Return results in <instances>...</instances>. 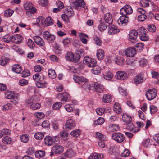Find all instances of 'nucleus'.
I'll return each instance as SVG.
<instances>
[{"mask_svg":"<svg viewBox=\"0 0 159 159\" xmlns=\"http://www.w3.org/2000/svg\"><path fill=\"white\" fill-rule=\"evenodd\" d=\"M22 70L21 66L19 64L14 65L12 67V71L18 74L20 73Z\"/></svg>","mask_w":159,"mask_h":159,"instance_id":"obj_29","label":"nucleus"},{"mask_svg":"<svg viewBox=\"0 0 159 159\" xmlns=\"http://www.w3.org/2000/svg\"><path fill=\"white\" fill-rule=\"evenodd\" d=\"M139 31V35L140 36V39L142 41H146L148 40L149 38L146 34V30L143 27H142L138 30Z\"/></svg>","mask_w":159,"mask_h":159,"instance_id":"obj_4","label":"nucleus"},{"mask_svg":"<svg viewBox=\"0 0 159 159\" xmlns=\"http://www.w3.org/2000/svg\"><path fill=\"white\" fill-rule=\"evenodd\" d=\"M148 1L147 0H141L140 1V3L141 6L143 7H148L149 6Z\"/></svg>","mask_w":159,"mask_h":159,"instance_id":"obj_43","label":"nucleus"},{"mask_svg":"<svg viewBox=\"0 0 159 159\" xmlns=\"http://www.w3.org/2000/svg\"><path fill=\"white\" fill-rule=\"evenodd\" d=\"M75 126V122L71 119H69L66 121V123L65 128L71 129L73 128Z\"/></svg>","mask_w":159,"mask_h":159,"instance_id":"obj_17","label":"nucleus"},{"mask_svg":"<svg viewBox=\"0 0 159 159\" xmlns=\"http://www.w3.org/2000/svg\"><path fill=\"white\" fill-rule=\"evenodd\" d=\"M120 128L118 125L111 124L109 126V128L110 129H118Z\"/></svg>","mask_w":159,"mask_h":159,"instance_id":"obj_58","label":"nucleus"},{"mask_svg":"<svg viewBox=\"0 0 159 159\" xmlns=\"http://www.w3.org/2000/svg\"><path fill=\"white\" fill-rule=\"evenodd\" d=\"M133 10L131 6L129 5H126L121 8L120 11V14L122 15H127L132 14Z\"/></svg>","mask_w":159,"mask_h":159,"instance_id":"obj_7","label":"nucleus"},{"mask_svg":"<svg viewBox=\"0 0 159 159\" xmlns=\"http://www.w3.org/2000/svg\"><path fill=\"white\" fill-rule=\"evenodd\" d=\"M139 65L141 66H145L147 64V61L146 59L144 58H142L139 60Z\"/></svg>","mask_w":159,"mask_h":159,"instance_id":"obj_48","label":"nucleus"},{"mask_svg":"<svg viewBox=\"0 0 159 159\" xmlns=\"http://www.w3.org/2000/svg\"><path fill=\"white\" fill-rule=\"evenodd\" d=\"M34 116H35L38 120L44 118V114L42 112H37L34 114Z\"/></svg>","mask_w":159,"mask_h":159,"instance_id":"obj_45","label":"nucleus"},{"mask_svg":"<svg viewBox=\"0 0 159 159\" xmlns=\"http://www.w3.org/2000/svg\"><path fill=\"white\" fill-rule=\"evenodd\" d=\"M19 84L20 85L22 86L27 84L28 81L24 79H22L19 81Z\"/></svg>","mask_w":159,"mask_h":159,"instance_id":"obj_57","label":"nucleus"},{"mask_svg":"<svg viewBox=\"0 0 159 159\" xmlns=\"http://www.w3.org/2000/svg\"><path fill=\"white\" fill-rule=\"evenodd\" d=\"M53 152L56 154H58L60 153V146L55 145L53 146L52 149Z\"/></svg>","mask_w":159,"mask_h":159,"instance_id":"obj_46","label":"nucleus"},{"mask_svg":"<svg viewBox=\"0 0 159 159\" xmlns=\"http://www.w3.org/2000/svg\"><path fill=\"white\" fill-rule=\"evenodd\" d=\"M45 18L43 16H40L37 19V21L38 23L39 22V23L42 24H45Z\"/></svg>","mask_w":159,"mask_h":159,"instance_id":"obj_62","label":"nucleus"},{"mask_svg":"<svg viewBox=\"0 0 159 159\" xmlns=\"http://www.w3.org/2000/svg\"><path fill=\"white\" fill-rule=\"evenodd\" d=\"M2 141L4 144H9L11 143L12 139L8 136H6L2 139Z\"/></svg>","mask_w":159,"mask_h":159,"instance_id":"obj_36","label":"nucleus"},{"mask_svg":"<svg viewBox=\"0 0 159 159\" xmlns=\"http://www.w3.org/2000/svg\"><path fill=\"white\" fill-rule=\"evenodd\" d=\"M2 39L6 43H9L11 40L12 41V37H11L8 35H6L3 37Z\"/></svg>","mask_w":159,"mask_h":159,"instance_id":"obj_53","label":"nucleus"},{"mask_svg":"<svg viewBox=\"0 0 159 159\" xmlns=\"http://www.w3.org/2000/svg\"><path fill=\"white\" fill-rule=\"evenodd\" d=\"M72 106V105L71 106L70 104H68L65 106V108L68 112H70L73 110Z\"/></svg>","mask_w":159,"mask_h":159,"instance_id":"obj_55","label":"nucleus"},{"mask_svg":"<svg viewBox=\"0 0 159 159\" xmlns=\"http://www.w3.org/2000/svg\"><path fill=\"white\" fill-rule=\"evenodd\" d=\"M94 40L95 43L98 46H100L101 43L102 41L98 37L96 36L94 38Z\"/></svg>","mask_w":159,"mask_h":159,"instance_id":"obj_63","label":"nucleus"},{"mask_svg":"<svg viewBox=\"0 0 159 159\" xmlns=\"http://www.w3.org/2000/svg\"><path fill=\"white\" fill-rule=\"evenodd\" d=\"M34 137L37 139H41L43 138L44 134L42 132H37L34 135Z\"/></svg>","mask_w":159,"mask_h":159,"instance_id":"obj_42","label":"nucleus"},{"mask_svg":"<svg viewBox=\"0 0 159 159\" xmlns=\"http://www.w3.org/2000/svg\"><path fill=\"white\" fill-rule=\"evenodd\" d=\"M65 155L66 157L71 158L75 156V154L72 149H69L66 151Z\"/></svg>","mask_w":159,"mask_h":159,"instance_id":"obj_31","label":"nucleus"},{"mask_svg":"<svg viewBox=\"0 0 159 159\" xmlns=\"http://www.w3.org/2000/svg\"><path fill=\"white\" fill-rule=\"evenodd\" d=\"M104 109L102 108H99L96 109L97 113L99 115H102L104 112Z\"/></svg>","mask_w":159,"mask_h":159,"instance_id":"obj_60","label":"nucleus"},{"mask_svg":"<svg viewBox=\"0 0 159 159\" xmlns=\"http://www.w3.org/2000/svg\"><path fill=\"white\" fill-rule=\"evenodd\" d=\"M96 137L98 138L101 141L99 142L98 144L99 146L101 148H104L105 147V143L104 141L106 139V138L104 137V136L101 133L96 132Z\"/></svg>","mask_w":159,"mask_h":159,"instance_id":"obj_11","label":"nucleus"},{"mask_svg":"<svg viewBox=\"0 0 159 159\" xmlns=\"http://www.w3.org/2000/svg\"><path fill=\"white\" fill-rule=\"evenodd\" d=\"M115 77L117 79L123 80L127 78V73L125 72L119 71L116 73Z\"/></svg>","mask_w":159,"mask_h":159,"instance_id":"obj_13","label":"nucleus"},{"mask_svg":"<svg viewBox=\"0 0 159 159\" xmlns=\"http://www.w3.org/2000/svg\"><path fill=\"white\" fill-rule=\"evenodd\" d=\"M136 50L134 48H129L125 50V55L129 57H132L134 56L136 54Z\"/></svg>","mask_w":159,"mask_h":159,"instance_id":"obj_12","label":"nucleus"},{"mask_svg":"<svg viewBox=\"0 0 159 159\" xmlns=\"http://www.w3.org/2000/svg\"><path fill=\"white\" fill-rule=\"evenodd\" d=\"M79 34L80 36V39L82 42L84 44H86L87 43V40L84 37H88V36L86 34L83 33H80Z\"/></svg>","mask_w":159,"mask_h":159,"instance_id":"obj_37","label":"nucleus"},{"mask_svg":"<svg viewBox=\"0 0 159 159\" xmlns=\"http://www.w3.org/2000/svg\"><path fill=\"white\" fill-rule=\"evenodd\" d=\"M107 25L103 23H101L98 26V28L101 31L104 30L107 27Z\"/></svg>","mask_w":159,"mask_h":159,"instance_id":"obj_49","label":"nucleus"},{"mask_svg":"<svg viewBox=\"0 0 159 159\" xmlns=\"http://www.w3.org/2000/svg\"><path fill=\"white\" fill-rule=\"evenodd\" d=\"M150 111L151 114L155 113L157 111V108L153 105H152L150 106Z\"/></svg>","mask_w":159,"mask_h":159,"instance_id":"obj_64","label":"nucleus"},{"mask_svg":"<svg viewBox=\"0 0 159 159\" xmlns=\"http://www.w3.org/2000/svg\"><path fill=\"white\" fill-rule=\"evenodd\" d=\"M139 34V31L134 30H131L129 34V40L132 43H134L137 41V38Z\"/></svg>","mask_w":159,"mask_h":159,"instance_id":"obj_5","label":"nucleus"},{"mask_svg":"<svg viewBox=\"0 0 159 159\" xmlns=\"http://www.w3.org/2000/svg\"><path fill=\"white\" fill-rule=\"evenodd\" d=\"M103 101L105 103H109L111 101V96L108 94H105L103 95L102 98Z\"/></svg>","mask_w":159,"mask_h":159,"instance_id":"obj_33","label":"nucleus"},{"mask_svg":"<svg viewBox=\"0 0 159 159\" xmlns=\"http://www.w3.org/2000/svg\"><path fill=\"white\" fill-rule=\"evenodd\" d=\"M21 140L24 143H27L28 142L29 138L27 135H22L20 137Z\"/></svg>","mask_w":159,"mask_h":159,"instance_id":"obj_56","label":"nucleus"},{"mask_svg":"<svg viewBox=\"0 0 159 159\" xmlns=\"http://www.w3.org/2000/svg\"><path fill=\"white\" fill-rule=\"evenodd\" d=\"M130 154V152L127 149H125L124 150L123 152L121 154V156L123 157H127L129 156Z\"/></svg>","mask_w":159,"mask_h":159,"instance_id":"obj_61","label":"nucleus"},{"mask_svg":"<svg viewBox=\"0 0 159 159\" xmlns=\"http://www.w3.org/2000/svg\"><path fill=\"white\" fill-rule=\"evenodd\" d=\"M73 7L76 8H78L79 7L84 8L85 6V3L83 0H76L73 3Z\"/></svg>","mask_w":159,"mask_h":159,"instance_id":"obj_16","label":"nucleus"},{"mask_svg":"<svg viewBox=\"0 0 159 159\" xmlns=\"http://www.w3.org/2000/svg\"><path fill=\"white\" fill-rule=\"evenodd\" d=\"M5 97L9 99H12L11 101L15 105L17 104L18 97L16 94H15L14 92L8 90L5 93Z\"/></svg>","mask_w":159,"mask_h":159,"instance_id":"obj_2","label":"nucleus"},{"mask_svg":"<svg viewBox=\"0 0 159 159\" xmlns=\"http://www.w3.org/2000/svg\"><path fill=\"white\" fill-rule=\"evenodd\" d=\"M134 82L136 84H139L143 81V76L142 74H139L137 75L134 79Z\"/></svg>","mask_w":159,"mask_h":159,"instance_id":"obj_19","label":"nucleus"},{"mask_svg":"<svg viewBox=\"0 0 159 159\" xmlns=\"http://www.w3.org/2000/svg\"><path fill=\"white\" fill-rule=\"evenodd\" d=\"M23 39V37L20 34H16L12 37V41L16 44L20 43Z\"/></svg>","mask_w":159,"mask_h":159,"instance_id":"obj_15","label":"nucleus"},{"mask_svg":"<svg viewBox=\"0 0 159 159\" xmlns=\"http://www.w3.org/2000/svg\"><path fill=\"white\" fill-rule=\"evenodd\" d=\"M93 68L92 71L94 74H98L101 72V69L99 66L96 65Z\"/></svg>","mask_w":159,"mask_h":159,"instance_id":"obj_34","label":"nucleus"},{"mask_svg":"<svg viewBox=\"0 0 159 159\" xmlns=\"http://www.w3.org/2000/svg\"><path fill=\"white\" fill-rule=\"evenodd\" d=\"M65 58L67 60L76 63L80 60V56L79 54L74 55L71 52H69L66 55Z\"/></svg>","mask_w":159,"mask_h":159,"instance_id":"obj_1","label":"nucleus"},{"mask_svg":"<svg viewBox=\"0 0 159 159\" xmlns=\"http://www.w3.org/2000/svg\"><path fill=\"white\" fill-rule=\"evenodd\" d=\"M113 110L117 114H120L122 112V109L120 105L118 103L116 102L114 105Z\"/></svg>","mask_w":159,"mask_h":159,"instance_id":"obj_26","label":"nucleus"},{"mask_svg":"<svg viewBox=\"0 0 159 159\" xmlns=\"http://www.w3.org/2000/svg\"><path fill=\"white\" fill-rule=\"evenodd\" d=\"M53 19L50 16L47 17L45 20V24L47 26L51 25L53 24Z\"/></svg>","mask_w":159,"mask_h":159,"instance_id":"obj_35","label":"nucleus"},{"mask_svg":"<svg viewBox=\"0 0 159 159\" xmlns=\"http://www.w3.org/2000/svg\"><path fill=\"white\" fill-rule=\"evenodd\" d=\"M35 156L36 157L39 158L43 157L45 154V151L43 150H39L35 152Z\"/></svg>","mask_w":159,"mask_h":159,"instance_id":"obj_32","label":"nucleus"},{"mask_svg":"<svg viewBox=\"0 0 159 159\" xmlns=\"http://www.w3.org/2000/svg\"><path fill=\"white\" fill-rule=\"evenodd\" d=\"M122 119L124 122L126 123H129V122H131L132 119L130 116L125 113L123 114Z\"/></svg>","mask_w":159,"mask_h":159,"instance_id":"obj_30","label":"nucleus"},{"mask_svg":"<svg viewBox=\"0 0 159 159\" xmlns=\"http://www.w3.org/2000/svg\"><path fill=\"white\" fill-rule=\"evenodd\" d=\"M156 90L155 89H150L146 92V96L147 99L151 100L154 99L157 95Z\"/></svg>","mask_w":159,"mask_h":159,"instance_id":"obj_8","label":"nucleus"},{"mask_svg":"<svg viewBox=\"0 0 159 159\" xmlns=\"http://www.w3.org/2000/svg\"><path fill=\"white\" fill-rule=\"evenodd\" d=\"M27 45L30 48L33 49L35 47V44L31 39H29L28 40Z\"/></svg>","mask_w":159,"mask_h":159,"instance_id":"obj_52","label":"nucleus"},{"mask_svg":"<svg viewBox=\"0 0 159 159\" xmlns=\"http://www.w3.org/2000/svg\"><path fill=\"white\" fill-rule=\"evenodd\" d=\"M40 107V105L38 103L32 104L30 106V108L33 110L38 109H39Z\"/></svg>","mask_w":159,"mask_h":159,"instance_id":"obj_51","label":"nucleus"},{"mask_svg":"<svg viewBox=\"0 0 159 159\" xmlns=\"http://www.w3.org/2000/svg\"><path fill=\"white\" fill-rule=\"evenodd\" d=\"M112 137L115 141L119 143L122 142L125 139L123 135L119 132L112 134Z\"/></svg>","mask_w":159,"mask_h":159,"instance_id":"obj_9","label":"nucleus"},{"mask_svg":"<svg viewBox=\"0 0 159 159\" xmlns=\"http://www.w3.org/2000/svg\"><path fill=\"white\" fill-rule=\"evenodd\" d=\"M35 42L38 45L41 46L44 45L45 43L44 41L39 36H35L34 37Z\"/></svg>","mask_w":159,"mask_h":159,"instance_id":"obj_20","label":"nucleus"},{"mask_svg":"<svg viewBox=\"0 0 159 159\" xmlns=\"http://www.w3.org/2000/svg\"><path fill=\"white\" fill-rule=\"evenodd\" d=\"M115 61L116 64L121 66L124 64L125 59L122 57L118 56L115 58Z\"/></svg>","mask_w":159,"mask_h":159,"instance_id":"obj_27","label":"nucleus"},{"mask_svg":"<svg viewBox=\"0 0 159 159\" xmlns=\"http://www.w3.org/2000/svg\"><path fill=\"white\" fill-rule=\"evenodd\" d=\"M89 88L90 90H92L95 92L101 93L103 91V87L102 86L99 84L97 82H94L90 84Z\"/></svg>","mask_w":159,"mask_h":159,"instance_id":"obj_6","label":"nucleus"},{"mask_svg":"<svg viewBox=\"0 0 159 159\" xmlns=\"http://www.w3.org/2000/svg\"><path fill=\"white\" fill-rule=\"evenodd\" d=\"M104 19L106 23L111 24L113 21L112 15L109 13H107L104 15Z\"/></svg>","mask_w":159,"mask_h":159,"instance_id":"obj_18","label":"nucleus"},{"mask_svg":"<svg viewBox=\"0 0 159 159\" xmlns=\"http://www.w3.org/2000/svg\"><path fill=\"white\" fill-rule=\"evenodd\" d=\"M104 122V119L101 117H99L96 121L94 122V125H97L98 124L100 125L102 124Z\"/></svg>","mask_w":159,"mask_h":159,"instance_id":"obj_41","label":"nucleus"},{"mask_svg":"<svg viewBox=\"0 0 159 159\" xmlns=\"http://www.w3.org/2000/svg\"><path fill=\"white\" fill-rule=\"evenodd\" d=\"M103 157V155L102 154L94 153L91 154L88 159H102Z\"/></svg>","mask_w":159,"mask_h":159,"instance_id":"obj_22","label":"nucleus"},{"mask_svg":"<svg viewBox=\"0 0 159 159\" xmlns=\"http://www.w3.org/2000/svg\"><path fill=\"white\" fill-rule=\"evenodd\" d=\"M128 17L126 15H122L118 20L117 22L119 25H122L128 22Z\"/></svg>","mask_w":159,"mask_h":159,"instance_id":"obj_21","label":"nucleus"},{"mask_svg":"<svg viewBox=\"0 0 159 159\" xmlns=\"http://www.w3.org/2000/svg\"><path fill=\"white\" fill-rule=\"evenodd\" d=\"M69 97V94L66 92L60 93V98L61 102V103L62 104V103L66 102Z\"/></svg>","mask_w":159,"mask_h":159,"instance_id":"obj_23","label":"nucleus"},{"mask_svg":"<svg viewBox=\"0 0 159 159\" xmlns=\"http://www.w3.org/2000/svg\"><path fill=\"white\" fill-rule=\"evenodd\" d=\"M44 142L45 145L48 146H50L52 144L53 142V140L51 137L47 136L45 137Z\"/></svg>","mask_w":159,"mask_h":159,"instance_id":"obj_24","label":"nucleus"},{"mask_svg":"<svg viewBox=\"0 0 159 159\" xmlns=\"http://www.w3.org/2000/svg\"><path fill=\"white\" fill-rule=\"evenodd\" d=\"M14 12V11L10 9H8L5 11L4 13V16L7 17L11 16Z\"/></svg>","mask_w":159,"mask_h":159,"instance_id":"obj_38","label":"nucleus"},{"mask_svg":"<svg viewBox=\"0 0 159 159\" xmlns=\"http://www.w3.org/2000/svg\"><path fill=\"white\" fill-rule=\"evenodd\" d=\"M30 75L29 70H25L22 73V76L23 77H26L29 76Z\"/></svg>","mask_w":159,"mask_h":159,"instance_id":"obj_54","label":"nucleus"},{"mask_svg":"<svg viewBox=\"0 0 159 159\" xmlns=\"http://www.w3.org/2000/svg\"><path fill=\"white\" fill-rule=\"evenodd\" d=\"M81 133L80 130H74L71 132L70 134L74 137H78Z\"/></svg>","mask_w":159,"mask_h":159,"instance_id":"obj_40","label":"nucleus"},{"mask_svg":"<svg viewBox=\"0 0 159 159\" xmlns=\"http://www.w3.org/2000/svg\"><path fill=\"white\" fill-rule=\"evenodd\" d=\"M24 8L26 10H28L26 12V14L28 15V13H34L36 12V9L34 7L32 3L30 2H27L24 5Z\"/></svg>","mask_w":159,"mask_h":159,"instance_id":"obj_10","label":"nucleus"},{"mask_svg":"<svg viewBox=\"0 0 159 159\" xmlns=\"http://www.w3.org/2000/svg\"><path fill=\"white\" fill-rule=\"evenodd\" d=\"M120 32V30L111 26L109 27L108 33L110 34H113Z\"/></svg>","mask_w":159,"mask_h":159,"instance_id":"obj_28","label":"nucleus"},{"mask_svg":"<svg viewBox=\"0 0 159 159\" xmlns=\"http://www.w3.org/2000/svg\"><path fill=\"white\" fill-rule=\"evenodd\" d=\"M135 46L138 48V50H140L143 48L144 45L143 43H139L136 44Z\"/></svg>","mask_w":159,"mask_h":159,"instance_id":"obj_59","label":"nucleus"},{"mask_svg":"<svg viewBox=\"0 0 159 159\" xmlns=\"http://www.w3.org/2000/svg\"><path fill=\"white\" fill-rule=\"evenodd\" d=\"M96 55L99 60H101L103 59L104 58V51L101 49L98 50Z\"/></svg>","mask_w":159,"mask_h":159,"instance_id":"obj_25","label":"nucleus"},{"mask_svg":"<svg viewBox=\"0 0 159 159\" xmlns=\"http://www.w3.org/2000/svg\"><path fill=\"white\" fill-rule=\"evenodd\" d=\"M105 79L107 80H110L112 79L113 77V74L110 72H108L103 75Z\"/></svg>","mask_w":159,"mask_h":159,"instance_id":"obj_44","label":"nucleus"},{"mask_svg":"<svg viewBox=\"0 0 159 159\" xmlns=\"http://www.w3.org/2000/svg\"><path fill=\"white\" fill-rule=\"evenodd\" d=\"M60 136V138L61 137L62 140L66 141L67 140V133L66 131L63 130V132Z\"/></svg>","mask_w":159,"mask_h":159,"instance_id":"obj_47","label":"nucleus"},{"mask_svg":"<svg viewBox=\"0 0 159 159\" xmlns=\"http://www.w3.org/2000/svg\"><path fill=\"white\" fill-rule=\"evenodd\" d=\"M83 62L84 64L87 65L88 66L90 67H93L97 64V61L95 59L92 58L88 56H87L84 58L83 60Z\"/></svg>","mask_w":159,"mask_h":159,"instance_id":"obj_3","label":"nucleus"},{"mask_svg":"<svg viewBox=\"0 0 159 159\" xmlns=\"http://www.w3.org/2000/svg\"><path fill=\"white\" fill-rule=\"evenodd\" d=\"M48 75L50 78L54 79L56 77V75L54 70H48Z\"/></svg>","mask_w":159,"mask_h":159,"instance_id":"obj_39","label":"nucleus"},{"mask_svg":"<svg viewBox=\"0 0 159 159\" xmlns=\"http://www.w3.org/2000/svg\"><path fill=\"white\" fill-rule=\"evenodd\" d=\"M149 32H154L156 29V26L153 25H150L148 26L147 28Z\"/></svg>","mask_w":159,"mask_h":159,"instance_id":"obj_50","label":"nucleus"},{"mask_svg":"<svg viewBox=\"0 0 159 159\" xmlns=\"http://www.w3.org/2000/svg\"><path fill=\"white\" fill-rule=\"evenodd\" d=\"M73 79L75 82L79 84L82 83L84 84L87 81V79L84 77L82 76L80 77L76 75H74Z\"/></svg>","mask_w":159,"mask_h":159,"instance_id":"obj_14","label":"nucleus"}]
</instances>
